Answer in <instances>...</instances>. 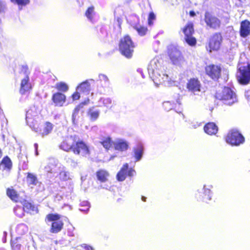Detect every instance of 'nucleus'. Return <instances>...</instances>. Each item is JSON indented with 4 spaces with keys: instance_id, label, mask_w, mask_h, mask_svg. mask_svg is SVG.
<instances>
[{
    "instance_id": "1",
    "label": "nucleus",
    "mask_w": 250,
    "mask_h": 250,
    "mask_svg": "<svg viewBox=\"0 0 250 250\" xmlns=\"http://www.w3.org/2000/svg\"><path fill=\"white\" fill-rule=\"evenodd\" d=\"M148 73L150 78L155 85L164 84L169 86L172 84L170 78L167 73L163 60L159 57H156L151 60L148 67Z\"/></svg>"
},
{
    "instance_id": "2",
    "label": "nucleus",
    "mask_w": 250,
    "mask_h": 250,
    "mask_svg": "<svg viewBox=\"0 0 250 250\" xmlns=\"http://www.w3.org/2000/svg\"><path fill=\"white\" fill-rule=\"evenodd\" d=\"M60 148L65 151L72 150L74 153L82 156L89 153L87 146L82 141L77 142L72 136L66 137L60 145Z\"/></svg>"
},
{
    "instance_id": "3",
    "label": "nucleus",
    "mask_w": 250,
    "mask_h": 250,
    "mask_svg": "<svg viewBox=\"0 0 250 250\" xmlns=\"http://www.w3.org/2000/svg\"><path fill=\"white\" fill-rule=\"evenodd\" d=\"M216 98L226 104L232 105L237 101L236 94L229 87H225L222 92H217Z\"/></svg>"
},
{
    "instance_id": "4",
    "label": "nucleus",
    "mask_w": 250,
    "mask_h": 250,
    "mask_svg": "<svg viewBox=\"0 0 250 250\" xmlns=\"http://www.w3.org/2000/svg\"><path fill=\"white\" fill-rule=\"evenodd\" d=\"M135 46L130 37L125 36L121 39L119 44V49L122 55L127 58H130L132 56Z\"/></svg>"
},
{
    "instance_id": "5",
    "label": "nucleus",
    "mask_w": 250,
    "mask_h": 250,
    "mask_svg": "<svg viewBox=\"0 0 250 250\" xmlns=\"http://www.w3.org/2000/svg\"><path fill=\"white\" fill-rule=\"evenodd\" d=\"M236 77L239 83L242 84H247L250 81V66L248 64L246 65L241 66L239 67Z\"/></svg>"
},
{
    "instance_id": "6",
    "label": "nucleus",
    "mask_w": 250,
    "mask_h": 250,
    "mask_svg": "<svg viewBox=\"0 0 250 250\" xmlns=\"http://www.w3.org/2000/svg\"><path fill=\"white\" fill-rule=\"evenodd\" d=\"M60 166L62 165L58 160L53 158H49L47 165L44 167V172L50 177L55 176L58 174Z\"/></svg>"
},
{
    "instance_id": "7",
    "label": "nucleus",
    "mask_w": 250,
    "mask_h": 250,
    "mask_svg": "<svg viewBox=\"0 0 250 250\" xmlns=\"http://www.w3.org/2000/svg\"><path fill=\"white\" fill-rule=\"evenodd\" d=\"M185 35L184 39L186 42L190 46H193L196 43V39L193 37L194 33L193 25L192 23H188L182 29Z\"/></svg>"
},
{
    "instance_id": "8",
    "label": "nucleus",
    "mask_w": 250,
    "mask_h": 250,
    "mask_svg": "<svg viewBox=\"0 0 250 250\" xmlns=\"http://www.w3.org/2000/svg\"><path fill=\"white\" fill-rule=\"evenodd\" d=\"M30 114V111H28L26 115V121L27 124L30 126L33 130L36 132L40 131V134L42 137H44L51 133L53 129V125L50 123L46 122L42 129L39 130L38 127H35L34 125L32 126L31 125L29 124V120L31 119L29 116Z\"/></svg>"
},
{
    "instance_id": "9",
    "label": "nucleus",
    "mask_w": 250,
    "mask_h": 250,
    "mask_svg": "<svg viewBox=\"0 0 250 250\" xmlns=\"http://www.w3.org/2000/svg\"><path fill=\"white\" fill-rule=\"evenodd\" d=\"M48 221H52L50 231L52 233H58L60 231L63 227V223L60 220V216L58 214H49L46 216Z\"/></svg>"
},
{
    "instance_id": "10",
    "label": "nucleus",
    "mask_w": 250,
    "mask_h": 250,
    "mask_svg": "<svg viewBox=\"0 0 250 250\" xmlns=\"http://www.w3.org/2000/svg\"><path fill=\"white\" fill-rule=\"evenodd\" d=\"M226 141L232 146H239L244 142V138L238 131L232 130L228 133Z\"/></svg>"
},
{
    "instance_id": "11",
    "label": "nucleus",
    "mask_w": 250,
    "mask_h": 250,
    "mask_svg": "<svg viewBox=\"0 0 250 250\" xmlns=\"http://www.w3.org/2000/svg\"><path fill=\"white\" fill-rule=\"evenodd\" d=\"M168 49L169 56L173 63L176 65L180 64L183 61V57L180 51L174 46H170Z\"/></svg>"
},
{
    "instance_id": "12",
    "label": "nucleus",
    "mask_w": 250,
    "mask_h": 250,
    "mask_svg": "<svg viewBox=\"0 0 250 250\" xmlns=\"http://www.w3.org/2000/svg\"><path fill=\"white\" fill-rule=\"evenodd\" d=\"M205 21L208 26L215 30L219 29L221 25L220 20L208 12L205 13Z\"/></svg>"
},
{
    "instance_id": "13",
    "label": "nucleus",
    "mask_w": 250,
    "mask_h": 250,
    "mask_svg": "<svg viewBox=\"0 0 250 250\" xmlns=\"http://www.w3.org/2000/svg\"><path fill=\"white\" fill-rule=\"evenodd\" d=\"M127 21H130V24L133 28L137 31L138 34L141 36H144L146 34L147 28L142 26L139 24V19L138 17L136 15H133L128 17Z\"/></svg>"
},
{
    "instance_id": "14",
    "label": "nucleus",
    "mask_w": 250,
    "mask_h": 250,
    "mask_svg": "<svg viewBox=\"0 0 250 250\" xmlns=\"http://www.w3.org/2000/svg\"><path fill=\"white\" fill-rule=\"evenodd\" d=\"M222 42V36L220 33H215L210 38L209 47L211 50L217 51L219 49Z\"/></svg>"
},
{
    "instance_id": "15",
    "label": "nucleus",
    "mask_w": 250,
    "mask_h": 250,
    "mask_svg": "<svg viewBox=\"0 0 250 250\" xmlns=\"http://www.w3.org/2000/svg\"><path fill=\"white\" fill-rule=\"evenodd\" d=\"M187 88L189 92L194 94H198L201 91V83L196 78H191L187 83Z\"/></svg>"
},
{
    "instance_id": "16",
    "label": "nucleus",
    "mask_w": 250,
    "mask_h": 250,
    "mask_svg": "<svg viewBox=\"0 0 250 250\" xmlns=\"http://www.w3.org/2000/svg\"><path fill=\"white\" fill-rule=\"evenodd\" d=\"M220 66L215 65H210L206 67L207 74L212 79L218 80L221 75Z\"/></svg>"
},
{
    "instance_id": "17",
    "label": "nucleus",
    "mask_w": 250,
    "mask_h": 250,
    "mask_svg": "<svg viewBox=\"0 0 250 250\" xmlns=\"http://www.w3.org/2000/svg\"><path fill=\"white\" fill-rule=\"evenodd\" d=\"M91 82L93 83H94V80L93 79L86 80L80 83L77 86L76 90L86 95L88 94L90 91Z\"/></svg>"
},
{
    "instance_id": "18",
    "label": "nucleus",
    "mask_w": 250,
    "mask_h": 250,
    "mask_svg": "<svg viewBox=\"0 0 250 250\" xmlns=\"http://www.w3.org/2000/svg\"><path fill=\"white\" fill-rule=\"evenodd\" d=\"M212 188L211 186H204L200 193L201 194V199L203 201L208 203L211 200L212 197V192L211 188Z\"/></svg>"
},
{
    "instance_id": "19",
    "label": "nucleus",
    "mask_w": 250,
    "mask_h": 250,
    "mask_svg": "<svg viewBox=\"0 0 250 250\" xmlns=\"http://www.w3.org/2000/svg\"><path fill=\"white\" fill-rule=\"evenodd\" d=\"M250 34V22L245 20L241 22L240 35L243 38H246Z\"/></svg>"
},
{
    "instance_id": "20",
    "label": "nucleus",
    "mask_w": 250,
    "mask_h": 250,
    "mask_svg": "<svg viewBox=\"0 0 250 250\" xmlns=\"http://www.w3.org/2000/svg\"><path fill=\"white\" fill-rule=\"evenodd\" d=\"M32 86L29 82V78L28 76H25L21 81L20 92L21 94H24L31 89Z\"/></svg>"
},
{
    "instance_id": "21",
    "label": "nucleus",
    "mask_w": 250,
    "mask_h": 250,
    "mask_svg": "<svg viewBox=\"0 0 250 250\" xmlns=\"http://www.w3.org/2000/svg\"><path fill=\"white\" fill-rule=\"evenodd\" d=\"M133 156L136 161H139L141 160L144 153V146L142 143H138L133 149Z\"/></svg>"
},
{
    "instance_id": "22",
    "label": "nucleus",
    "mask_w": 250,
    "mask_h": 250,
    "mask_svg": "<svg viewBox=\"0 0 250 250\" xmlns=\"http://www.w3.org/2000/svg\"><path fill=\"white\" fill-rule=\"evenodd\" d=\"M113 144L115 149L122 151L126 150L128 146L127 142L125 140L121 139L115 140Z\"/></svg>"
},
{
    "instance_id": "23",
    "label": "nucleus",
    "mask_w": 250,
    "mask_h": 250,
    "mask_svg": "<svg viewBox=\"0 0 250 250\" xmlns=\"http://www.w3.org/2000/svg\"><path fill=\"white\" fill-rule=\"evenodd\" d=\"M89 100L88 99L87 100L82 102L75 108L72 116V120L74 124H76L77 123V121L79 118L78 115L80 109L83 107V105L87 104L89 103Z\"/></svg>"
},
{
    "instance_id": "24",
    "label": "nucleus",
    "mask_w": 250,
    "mask_h": 250,
    "mask_svg": "<svg viewBox=\"0 0 250 250\" xmlns=\"http://www.w3.org/2000/svg\"><path fill=\"white\" fill-rule=\"evenodd\" d=\"M65 96L61 93L58 92L53 94L52 100L56 105L62 106L65 101Z\"/></svg>"
},
{
    "instance_id": "25",
    "label": "nucleus",
    "mask_w": 250,
    "mask_h": 250,
    "mask_svg": "<svg viewBox=\"0 0 250 250\" xmlns=\"http://www.w3.org/2000/svg\"><path fill=\"white\" fill-rule=\"evenodd\" d=\"M12 167V163L8 156L4 157L0 163V169L10 171Z\"/></svg>"
},
{
    "instance_id": "26",
    "label": "nucleus",
    "mask_w": 250,
    "mask_h": 250,
    "mask_svg": "<svg viewBox=\"0 0 250 250\" xmlns=\"http://www.w3.org/2000/svg\"><path fill=\"white\" fill-rule=\"evenodd\" d=\"M205 132L208 135H215L218 131L217 126L212 122L208 123L204 126Z\"/></svg>"
},
{
    "instance_id": "27",
    "label": "nucleus",
    "mask_w": 250,
    "mask_h": 250,
    "mask_svg": "<svg viewBox=\"0 0 250 250\" xmlns=\"http://www.w3.org/2000/svg\"><path fill=\"white\" fill-rule=\"evenodd\" d=\"M128 169V164L127 163L125 164L117 174V179L119 181H123L125 179Z\"/></svg>"
},
{
    "instance_id": "28",
    "label": "nucleus",
    "mask_w": 250,
    "mask_h": 250,
    "mask_svg": "<svg viewBox=\"0 0 250 250\" xmlns=\"http://www.w3.org/2000/svg\"><path fill=\"white\" fill-rule=\"evenodd\" d=\"M100 110L95 109L94 107L90 108L88 111V115L92 121H96L98 118Z\"/></svg>"
},
{
    "instance_id": "29",
    "label": "nucleus",
    "mask_w": 250,
    "mask_h": 250,
    "mask_svg": "<svg viewBox=\"0 0 250 250\" xmlns=\"http://www.w3.org/2000/svg\"><path fill=\"white\" fill-rule=\"evenodd\" d=\"M98 103V106H101L103 105L107 108H111L112 105L114 104V102H112L111 99L109 98H101L99 100Z\"/></svg>"
},
{
    "instance_id": "30",
    "label": "nucleus",
    "mask_w": 250,
    "mask_h": 250,
    "mask_svg": "<svg viewBox=\"0 0 250 250\" xmlns=\"http://www.w3.org/2000/svg\"><path fill=\"white\" fill-rule=\"evenodd\" d=\"M58 173H59L60 178L62 180L66 181L69 179V173L63 166H60Z\"/></svg>"
},
{
    "instance_id": "31",
    "label": "nucleus",
    "mask_w": 250,
    "mask_h": 250,
    "mask_svg": "<svg viewBox=\"0 0 250 250\" xmlns=\"http://www.w3.org/2000/svg\"><path fill=\"white\" fill-rule=\"evenodd\" d=\"M108 176V173L107 171L104 170H100L97 172V177L98 179L102 182H104L107 180Z\"/></svg>"
},
{
    "instance_id": "32",
    "label": "nucleus",
    "mask_w": 250,
    "mask_h": 250,
    "mask_svg": "<svg viewBox=\"0 0 250 250\" xmlns=\"http://www.w3.org/2000/svg\"><path fill=\"white\" fill-rule=\"evenodd\" d=\"M7 195L12 200L18 202L19 196L15 190L8 188L7 190Z\"/></svg>"
},
{
    "instance_id": "33",
    "label": "nucleus",
    "mask_w": 250,
    "mask_h": 250,
    "mask_svg": "<svg viewBox=\"0 0 250 250\" xmlns=\"http://www.w3.org/2000/svg\"><path fill=\"white\" fill-rule=\"evenodd\" d=\"M21 203L23 205L22 208L24 210H26L27 211L36 210V208L26 200H23L21 202Z\"/></svg>"
},
{
    "instance_id": "34",
    "label": "nucleus",
    "mask_w": 250,
    "mask_h": 250,
    "mask_svg": "<svg viewBox=\"0 0 250 250\" xmlns=\"http://www.w3.org/2000/svg\"><path fill=\"white\" fill-rule=\"evenodd\" d=\"M95 14V13L94 11V7L93 6H91L89 7L86 11L85 15L89 21H90L91 22H93V20Z\"/></svg>"
},
{
    "instance_id": "35",
    "label": "nucleus",
    "mask_w": 250,
    "mask_h": 250,
    "mask_svg": "<svg viewBox=\"0 0 250 250\" xmlns=\"http://www.w3.org/2000/svg\"><path fill=\"white\" fill-rule=\"evenodd\" d=\"M99 81L102 83V85L103 87H107L109 85V81L107 77L104 75L101 74L99 75Z\"/></svg>"
},
{
    "instance_id": "36",
    "label": "nucleus",
    "mask_w": 250,
    "mask_h": 250,
    "mask_svg": "<svg viewBox=\"0 0 250 250\" xmlns=\"http://www.w3.org/2000/svg\"><path fill=\"white\" fill-rule=\"evenodd\" d=\"M56 87L59 91L66 92L68 89V85L64 83L60 82L56 84Z\"/></svg>"
},
{
    "instance_id": "37",
    "label": "nucleus",
    "mask_w": 250,
    "mask_h": 250,
    "mask_svg": "<svg viewBox=\"0 0 250 250\" xmlns=\"http://www.w3.org/2000/svg\"><path fill=\"white\" fill-rule=\"evenodd\" d=\"M113 143L110 137L106 138L102 142L103 146L106 149H109Z\"/></svg>"
},
{
    "instance_id": "38",
    "label": "nucleus",
    "mask_w": 250,
    "mask_h": 250,
    "mask_svg": "<svg viewBox=\"0 0 250 250\" xmlns=\"http://www.w3.org/2000/svg\"><path fill=\"white\" fill-rule=\"evenodd\" d=\"M163 105L165 109L167 111L172 109L175 106V104L169 101L165 102Z\"/></svg>"
},
{
    "instance_id": "39",
    "label": "nucleus",
    "mask_w": 250,
    "mask_h": 250,
    "mask_svg": "<svg viewBox=\"0 0 250 250\" xmlns=\"http://www.w3.org/2000/svg\"><path fill=\"white\" fill-rule=\"evenodd\" d=\"M24 210L23 208L21 207H17L14 209L15 214L20 218L24 216Z\"/></svg>"
},
{
    "instance_id": "40",
    "label": "nucleus",
    "mask_w": 250,
    "mask_h": 250,
    "mask_svg": "<svg viewBox=\"0 0 250 250\" xmlns=\"http://www.w3.org/2000/svg\"><path fill=\"white\" fill-rule=\"evenodd\" d=\"M80 205L82 207H86V209H80V210L81 211L83 212L84 213H87L88 212L89 209L90 208L89 203L88 201H83L81 203Z\"/></svg>"
},
{
    "instance_id": "41",
    "label": "nucleus",
    "mask_w": 250,
    "mask_h": 250,
    "mask_svg": "<svg viewBox=\"0 0 250 250\" xmlns=\"http://www.w3.org/2000/svg\"><path fill=\"white\" fill-rule=\"evenodd\" d=\"M14 3L18 4L19 6H25L30 2V0H10Z\"/></svg>"
},
{
    "instance_id": "42",
    "label": "nucleus",
    "mask_w": 250,
    "mask_h": 250,
    "mask_svg": "<svg viewBox=\"0 0 250 250\" xmlns=\"http://www.w3.org/2000/svg\"><path fill=\"white\" fill-rule=\"evenodd\" d=\"M27 231V228L24 224H20L17 227V231L20 234H23Z\"/></svg>"
},
{
    "instance_id": "43",
    "label": "nucleus",
    "mask_w": 250,
    "mask_h": 250,
    "mask_svg": "<svg viewBox=\"0 0 250 250\" xmlns=\"http://www.w3.org/2000/svg\"><path fill=\"white\" fill-rule=\"evenodd\" d=\"M27 180L30 184L33 185H36L37 182L36 177L31 173H28L27 176Z\"/></svg>"
},
{
    "instance_id": "44",
    "label": "nucleus",
    "mask_w": 250,
    "mask_h": 250,
    "mask_svg": "<svg viewBox=\"0 0 250 250\" xmlns=\"http://www.w3.org/2000/svg\"><path fill=\"white\" fill-rule=\"evenodd\" d=\"M11 247L13 250H20L21 245L18 243V238L11 240Z\"/></svg>"
},
{
    "instance_id": "45",
    "label": "nucleus",
    "mask_w": 250,
    "mask_h": 250,
    "mask_svg": "<svg viewBox=\"0 0 250 250\" xmlns=\"http://www.w3.org/2000/svg\"><path fill=\"white\" fill-rule=\"evenodd\" d=\"M7 9L6 3L0 0V14L4 13Z\"/></svg>"
},
{
    "instance_id": "46",
    "label": "nucleus",
    "mask_w": 250,
    "mask_h": 250,
    "mask_svg": "<svg viewBox=\"0 0 250 250\" xmlns=\"http://www.w3.org/2000/svg\"><path fill=\"white\" fill-rule=\"evenodd\" d=\"M155 19V15L153 12L150 13L148 18V23L149 25L152 24V21Z\"/></svg>"
},
{
    "instance_id": "47",
    "label": "nucleus",
    "mask_w": 250,
    "mask_h": 250,
    "mask_svg": "<svg viewBox=\"0 0 250 250\" xmlns=\"http://www.w3.org/2000/svg\"><path fill=\"white\" fill-rule=\"evenodd\" d=\"M80 91L76 90V92H75L72 96L73 101L77 100L80 98Z\"/></svg>"
},
{
    "instance_id": "48",
    "label": "nucleus",
    "mask_w": 250,
    "mask_h": 250,
    "mask_svg": "<svg viewBox=\"0 0 250 250\" xmlns=\"http://www.w3.org/2000/svg\"><path fill=\"white\" fill-rule=\"evenodd\" d=\"M127 174L129 177H132L136 174V171L133 168H130L129 169H128Z\"/></svg>"
},
{
    "instance_id": "49",
    "label": "nucleus",
    "mask_w": 250,
    "mask_h": 250,
    "mask_svg": "<svg viewBox=\"0 0 250 250\" xmlns=\"http://www.w3.org/2000/svg\"><path fill=\"white\" fill-rule=\"evenodd\" d=\"M80 247L83 248L85 250H93V248L91 247L88 246L85 244L81 245Z\"/></svg>"
},
{
    "instance_id": "50",
    "label": "nucleus",
    "mask_w": 250,
    "mask_h": 250,
    "mask_svg": "<svg viewBox=\"0 0 250 250\" xmlns=\"http://www.w3.org/2000/svg\"><path fill=\"white\" fill-rule=\"evenodd\" d=\"M34 147L36 150V155H38V145L37 143H35L34 144Z\"/></svg>"
},
{
    "instance_id": "51",
    "label": "nucleus",
    "mask_w": 250,
    "mask_h": 250,
    "mask_svg": "<svg viewBox=\"0 0 250 250\" xmlns=\"http://www.w3.org/2000/svg\"><path fill=\"white\" fill-rule=\"evenodd\" d=\"M189 15L191 17H194L195 15V13L194 11H190Z\"/></svg>"
},
{
    "instance_id": "52",
    "label": "nucleus",
    "mask_w": 250,
    "mask_h": 250,
    "mask_svg": "<svg viewBox=\"0 0 250 250\" xmlns=\"http://www.w3.org/2000/svg\"><path fill=\"white\" fill-rule=\"evenodd\" d=\"M176 102L177 103H178V104H181V101H180V99L179 98L177 99V100H176Z\"/></svg>"
},
{
    "instance_id": "53",
    "label": "nucleus",
    "mask_w": 250,
    "mask_h": 250,
    "mask_svg": "<svg viewBox=\"0 0 250 250\" xmlns=\"http://www.w3.org/2000/svg\"><path fill=\"white\" fill-rule=\"evenodd\" d=\"M146 197H145L143 196V197H142V200H143L144 202H145V201H146Z\"/></svg>"
},
{
    "instance_id": "54",
    "label": "nucleus",
    "mask_w": 250,
    "mask_h": 250,
    "mask_svg": "<svg viewBox=\"0 0 250 250\" xmlns=\"http://www.w3.org/2000/svg\"><path fill=\"white\" fill-rule=\"evenodd\" d=\"M77 2L79 5H81V4H83V2L81 3L79 0H77Z\"/></svg>"
},
{
    "instance_id": "55",
    "label": "nucleus",
    "mask_w": 250,
    "mask_h": 250,
    "mask_svg": "<svg viewBox=\"0 0 250 250\" xmlns=\"http://www.w3.org/2000/svg\"><path fill=\"white\" fill-rule=\"evenodd\" d=\"M100 187H101V188L107 189V187H104L103 186V185H101Z\"/></svg>"
},
{
    "instance_id": "56",
    "label": "nucleus",
    "mask_w": 250,
    "mask_h": 250,
    "mask_svg": "<svg viewBox=\"0 0 250 250\" xmlns=\"http://www.w3.org/2000/svg\"><path fill=\"white\" fill-rule=\"evenodd\" d=\"M81 209H86V207H83V208H81Z\"/></svg>"
},
{
    "instance_id": "57",
    "label": "nucleus",
    "mask_w": 250,
    "mask_h": 250,
    "mask_svg": "<svg viewBox=\"0 0 250 250\" xmlns=\"http://www.w3.org/2000/svg\"><path fill=\"white\" fill-rule=\"evenodd\" d=\"M4 234L5 235H6L7 233H6V232H4Z\"/></svg>"
}]
</instances>
